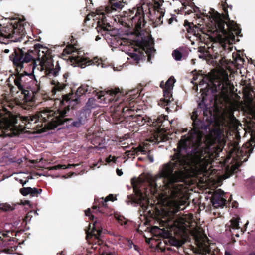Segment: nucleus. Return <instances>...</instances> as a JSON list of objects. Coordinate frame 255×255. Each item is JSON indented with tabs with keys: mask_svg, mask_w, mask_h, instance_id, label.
Segmentation results:
<instances>
[{
	"mask_svg": "<svg viewBox=\"0 0 255 255\" xmlns=\"http://www.w3.org/2000/svg\"><path fill=\"white\" fill-rule=\"evenodd\" d=\"M197 118V112L194 111L191 116L194 129L182 137L177 152L170 162L162 166L158 175L148 177V187L142 186L139 190L134 189L136 196L134 201L146 210L150 199L155 197L157 203L161 205L165 216L161 220L163 225L183 239L191 234L199 250L204 254L210 251L207 237L193 221V215L174 218V214L183 210L185 207L182 206L188 202L186 187L178 183L188 177L206 173L208 166L218 156L225 144L224 140L219 138L218 132L214 131L207 135L204 142H202L203 134L195 125Z\"/></svg>",
	"mask_w": 255,
	"mask_h": 255,
	"instance_id": "1",
	"label": "nucleus"
},
{
	"mask_svg": "<svg viewBox=\"0 0 255 255\" xmlns=\"http://www.w3.org/2000/svg\"><path fill=\"white\" fill-rule=\"evenodd\" d=\"M88 89V85H82L75 93L65 95L63 100L56 99L52 101L54 102L53 109L45 108L30 117H15L4 107V105H1L0 106V136H12L22 131V128H19L16 125L18 118L28 128H30L28 125L32 123H38L35 126H43L48 129L54 128L64 122L63 118L69 110V107H73L75 105L78 98L85 94Z\"/></svg>",
	"mask_w": 255,
	"mask_h": 255,
	"instance_id": "2",
	"label": "nucleus"
},
{
	"mask_svg": "<svg viewBox=\"0 0 255 255\" xmlns=\"http://www.w3.org/2000/svg\"><path fill=\"white\" fill-rule=\"evenodd\" d=\"M150 12V8L148 4L143 3L127 13L123 22L125 25L131 28L134 31L135 38L134 39H125L122 40L121 44L131 46L133 52H128V54L133 64H138L140 60L142 52L145 50L146 40L141 36L140 30L144 25V16Z\"/></svg>",
	"mask_w": 255,
	"mask_h": 255,
	"instance_id": "3",
	"label": "nucleus"
},
{
	"mask_svg": "<svg viewBox=\"0 0 255 255\" xmlns=\"http://www.w3.org/2000/svg\"><path fill=\"white\" fill-rule=\"evenodd\" d=\"M10 59L16 66L18 72L24 68L25 63L31 61H33L30 65L32 71L37 68L39 70L44 71L47 75L56 76L60 70L57 65L54 68L50 52L46 47H41L25 53L20 49H14Z\"/></svg>",
	"mask_w": 255,
	"mask_h": 255,
	"instance_id": "4",
	"label": "nucleus"
},
{
	"mask_svg": "<svg viewBox=\"0 0 255 255\" xmlns=\"http://www.w3.org/2000/svg\"><path fill=\"white\" fill-rule=\"evenodd\" d=\"M226 1V0H225L224 2H222L225 14L221 15L215 10L211 9L209 11L208 16L212 23L210 30L213 32L217 31L221 33L219 35L222 40H224L225 42L232 43L235 40V36H240L241 29L238 25L233 21H229L228 23H226L227 29H225V22L222 19V17L225 20H227L228 18L227 9L228 5Z\"/></svg>",
	"mask_w": 255,
	"mask_h": 255,
	"instance_id": "5",
	"label": "nucleus"
},
{
	"mask_svg": "<svg viewBox=\"0 0 255 255\" xmlns=\"http://www.w3.org/2000/svg\"><path fill=\"white\" fill-rule=\"evenodd\" d=\"M193 79L195 81L199 79L201 91L204 88H211L212 92H218L224 98H227L228 93L234 91V85L229 80L225 71L215 72L209 75H200L194 76Z\"/></svg>",
	"mask_w": 255,
	"mask_h": 255,
	"instance_id": "6",
	"label": "nucleus"
},
{
	"mask_svg": "<svg viewBox=\"0 0 255 255\" xmlns=\"http://www.w3.org/2000/svg\"><path fill=\"white\" fill-rule=\"evenodd\" d=\"M23 72L26 73L25 75L18 74L14 79L15 85L19 91L14 94L13 89H11L14 99L19 103L33 101L36 95L42 89L40 81L29 77V74L25 71Z\"/></svg>",
	"mask_w": 255,
	"mask_h": 255,
	"instance_id": "7",
	"label": "nucleus"
},
{
	"mask_svg": "<svg viewBox=\"0 0 255 255\" xmlns=\"http://www.w3.org/2000/svg\"><path fill=\"white\" fill-rule=\"evenodd\" d=\"M122 93L118 88L111 89L107 91H101L98 92L96 95L97 98L99 102L104 101L107 103L115 100L117 103L115 105V108L114 113L112 114L113 118H117L118 116L122 115V117L127 118L133 117L135 109L134 101H132L134 97H132L129 101L123 100L122 101L117 102Z\"/></svg>",
	"mask_w": 255,
	"mask_h": 255,
	"instance_id": "8",
	"label": "nucleus"
},
{
	"mask_svg": "<svg viewBox=\"0 0 255 255\" xmlns=\"http://www.w3.org/2000/svg\"><path fill=\"white\" fill-rule=\"evenodd\" d=\"M25 35V30L22 22L7 25L0 28V42L7 44L9 41H20Z\"/></svg>",
	"mask_w": 255,
	"mask_h": 255,
	"instance_id": "9",
	"label": "nucleus"
},
{
	"mask_svg": "<svg viewBox=\"0 0 255 255\" xmlns=\"http://www.w3.org/2000/svg\"><path fill=\"white\" fill-rule=\"evenodd\" d=\"M76 48L73 45L67 46L63 50V55L71 54L69 56V59L70 61L71 65L74 66H79L81 68L85 67L87 65H96L99 66L101 63V61L97 59L96 58L93 60H90L89 59L80 57V56L77 55V52L76 51Z\"/></svg>",
	"mask_w": 255,
	"mask_h": 255,
	"instance_id": "10",
	"label": "nucleus"
},
{
	"mask_svg": "<svg viewBox=\"0 0 255 255\" xmlns=\"http://www.w3.org/2000/svg\"><path fill=\"white\" fill-rule=\"evenodd\" d=\"M85 214L86 216L89 217V219L93 222L92 228L91 231H90V229L87 231L86 239L89 243H93V240H95V243H98V245L100 244V240H99V237L102 232V228L101 227V224L99 221H94V216L92 214L91 210L88 209L85 211Z\"/></svg>",
	"mask_w": 255,
	"mask_h": 255,
	"instance_id": "11",
	"label": "nucleus"
},
{
	"mask_svg": "<svg viewBox=\"0 0 255 255\" xmlns=\"http://www.w3.org/2000/svg\"><path fill=\"white\" fill-rule=\"evenodd\" d=\"M166 120V116L161 115L159 116L155 121L152 123L153 127H154V134L151 136L149 141L151 142L159 143L161 141H164L167 140V136L163 131V123Z\"/></svg>",
	"mask_w": 255,
	"mask_h": 255,
	"instance_id": "12",
	"label": "nucleus"
},
{
	"mask_svg": "<svg viewBox=\"0 0 255 255\" xmlns=\"http://www.w3.org/2000/svg\"><path fill=\"white\" fill-rule=\"evenodd\" d=\"M175 82L174 78L170 77L169 79L164 83L163 81L160 83V86L163 88L164 92V98L161 99L159 105L161 106H169L173 101L172 97V90L174 84Z\"/></svg>",
	"mask_w": 255,
	"mask_h": 255,
	"instance_id": "13",
	"label": "nucleus"
},
{
	"mask_svg": "<svg viewBox=\"0 0 255 255\" xmlns=\"http://www.w3.org/2000/svg\"><path fill=\"white\" fill-rule=\"evenodd\" d=\"M91 17H93L94 20H97V25L99 26H101L106 30H109V27H110L108 25V27H105V13L103 11V10H97L96 12H92V13L88 15L86 18L87 20H90Z\"/></svg>",
	"mask_w": 255,
	"mask_h": 255,
	"instance_id": "14",
	"label": "nucleus"
},
{
	"mask_svg": "<svg viewBox=\"0 0 255 255\" xmlns=\"http://www.w3.org/2000/svg\"><path fill=\"white\" fill-rule=\"evenodd\" d=\"M224 196L225 194L222 190L221 189L216 190L212 195L211 200L214 207L218 208L223 206L226 201Z\"/></svg>",
	"mask_w": 255,
	"mask_h": 255,
	"instance_id": "15",
	"label": "nucleus"
},
{
	"mask_svg": "<svg viewBox=\"0 0 255 255\" xmlns=\"http://www.w3.org/2000/svg\"><path fill=\"white\" fill-rule=\"evenodd\" d=\"M154 2V8L155 10L156 15L157 17L158 21L156 22L160 23H162L163 21L161 19L164 16V10L161 8L164 1L163 0H153Z\"/></svg>",
	"mask_w": 255,
	"mask_h": 255,
	"instance_id": "16",
	"label": "nucleus"
},
{
	"mask_svg": "<svg viewBox=\"0 0 255 255\" xmlns=\"http://www.w3.org/2000/svg\"><path fill=\"white\" fill-rule=\"evenodd\" d=\"M126 0H110V3L111 7H105V11L106 13H109L111 12L112 10H116L118 9H121L124 6V4L126 3Z\"/></svg>",
	"mask_w": 255,
	"mask_h": 255,
	"instance_id": "17",
	"label": "nucleus"
},
{
	"mask_svg": "<svg viewBox=\"0 0 255 255\" xmlns=\"http://www.w3.org/2000/svg\"><path fill=\"white\" fill-rule=\"evenodd\" d=\"M147 152V150L145 147L139 146L138 147L136 148H133L132 150L127 151L125 152V154L128 158H131L135 154H138V152H140L143 154H145Z\"/></svg>",
	"mask_w": 255,
	"mask_h": 255,
	"instance_id": "18",
	"label": "nucleus"
},
{
	"mask_svg": "<svg viewBox=\"0 0 255 255\" xmlns=\"http://www.w3.org/2000/svg\"><path fill=\"white\" fill-rule=\"evenodd\" d=\"M51 84L52 85H53L51 91L53 95L55 94L57 92L61 91L64 89L66 86V84L63 83H60L58 81H55V80H52L51 81Z\"/></svg>",
	"mask_w": 255,
	"mask_h": 255,
	"instance_id": "19",
	"label": "nucleus"
},
{
	"mask_svg": "<svg viewBox=\"0 0 255 255\" xmlns=\"http://www.w3.org/2000/svg\"><path fill=\"white\" fill-rule=\"evenodd\" d=\"M239 218H233L230 221V225L228 226V228L231 230V229H239Z\"/></svg>",
	"mask_w": 255,
	"mask_h": 255,
	"instance_id": "20",
	"label": "nucleus"
},
{
	"mask_svg": "<svg viewBox=\"0 0 255 255\" xmlns=\"http://www.w3.org/2000/svg\"><path fill=\"white\" fill-rule=\"evenodd\" d=\"M78 164H69L67 166L65 165H57L49 168V170H58L60 169H66L67 168H70L71 167H76Z\"/></svg>",
	"mask_w": 255,
	"mask_h": 255,
	"instance_id": "21",
	"label": "nucleus"
},
{
	"mask_svg": "<svg viewBox=\"0 0 255 255\" xmlns=\"http://www.w3.org/2000/svg\"><path fill=\"white\" fill-rule=\"evenodd\" d=\"M133 121L136 122L137 124L139 125H144L145 122H146V120L144 117H142L139 115H137L135 116L134 118Z\"/></svg>",
	"mask_w": 255,
	"mask_h": 255,
	"instance_id": "22",
	"label": "nucleus"
},
{
	"mask_svg": "<svg viewBox=\"0 0 255 255\" xmlns=\"http://www.w3.org/2000/svg\"><path fill=\"white\" fill-rule=\"evenodd\" d=\"M24 174L22 173H20L17 175V176L15 177L16 180L18 181L22 185H24L27 182H28L29 178L28 177H25V180L21 178V176Z\"/></svg>",
	"mask_w": 255,
	"mask_h": 255,
	"instance_id": "23",
	"label": "nucleus"
},
{
	"mask_svg": "<svg viewBox=\"0 0 255 255\" xmlns=\"http://www.w3.org/2000/svg\"><path fill=\"white\" fill-rule=\"evenodd\" d=\"M115 200V197L113 196V194H110L108 196H107L104 199L103 198H102V204L103 206L106 205V203L108 201H113Z\"/></svg>",
	"mask_w": 255,
	"mask_h": 255,
	"instance_id": "24",
	"label": "nucleus"
},
{
	"mask_svg": "<svg viewBox=\"0 0 255 255\" xmlns=\"http://www.w3.org/2000/svg\"><path fill=\"white\" fill-rule=\"evenodd\" d=\"M30 191V195L32 196H37L38 194H40L42 192L41 189H37L36 188H31Z\"/></svg>",
	"mask_w": 255,
	"mask_h": 255,
	"instance_id": "25",
	"label": "nucleus"
},
{
	"mask_svg": "<svg viewBox=\"0 0 255 255\" xmlns=\"http://www.w3.org/2000/svg\"><path fill=\"white\" fill-rule=\"evenodd\" d=\"M30 190H31V187H24L20 189V192L22 195L27 196L30 194Z\"/></svg>",
	"mask_w": 255,
	"mask_h": 255,
	"instance_id": "26",
	"label": "nucleus"
},
{
	"mask_svg": "<svg viewBox=\"0 0 255 255\" xmlns=\"http://www.w3.org/2000/svg\"><path fill=\"white\" fill-rule=\"evenodd\" d=\"M172 56L176 60H180L181 58L182 54L180 51L175 50L173 51Z\"/></svg>",
	"mask_w": 255,
	"mask_h": 255,
	"instance_id": "27",
	"label": "nucleus"
},
{
	"mask_svg": "<svg viewBox=\"0 0 255 255\" xmlns=\"http://www.w3.org/2000/svg\"><path fill=\"white\" fill-rule=\"evenodd\" d=\"M116 218L121 225L126 224L128 222V220L123 216H118Z\"/></svg>",
	"mask_w": 255,
	"mask_h": 255,
	"instance_id": "28",
	"label": "nucleus"
},
{
	"mask_svg": "<svg viewBox=\"0 0 255 255\" xmlns=\"http://www.w3.org/2000/svg\"><path fill=\"white\" fill-rule=\"evenodd\" d=\"M0 208L5 211L12 210V208L11 207V206L10 205L7 204H4L2 205V207Z\"/></svg>",
	"mask_w": 255,
	"mask_h": 255,
	"instance_id": "29",
	"label": "nucleus"
},
{
	"mask_svg": "<svg viewBox=\"0 0 255 255\" xmlns=\"http://www.w3.org/2000/svg\"><path fill=\"white\" fill-rule=\"evenodd\" d=\"M82 124V122L81 120L78 121H75L73 123V125L76 127L79 126L80 125Z\"/></svg>",
	"mask_w": 255,
	"mask_h": 255,
	"instance_id": "30",
	"label": "nucleus"
},
{
	"mask_svg": "<svg viewBox=\"0 0 255 255\" xmlns=\"http://www.w3.org/2000/svg\"><path fill=\"white\" fill-rule=\"evenodd\" d=\"M20 204L23 205H30V202L28 200H24V201H20Z\"/></svg>",
	"mask_w": 255,
	"mask_h": 255,
	"instance_id": "31",
	"label": "nucleus"
},
{
	"mask_svg": "<svg viewBox=\"0 0 255 255\" xmlns=\"http://www.w3.org/2000/svg\"><path fill=\"white\" fill-rule=\"evenodd\" d=\"M148 158L150 162H153L154 161V158L152 155L148 154Z\"/></svg>",
	"mask_w": 255,
	"mask_h": 255,
	"instance_id": "32",
	"label": "nucleus"
},
{
	"mask_svg": "<svg viewBox=\"0 0 255 255\" xmlns=\"http://www.w3.org/2000/svg\"><path fill=\"white\" fill-rule=\"evenodd\" d=\"M0 236L1 237L0 240H3V237H7V233H2V234H0Z\"/></svg>",
	"mask_w": 255,
	"mask_h": 255,
	"instance_id": "33",
	"label": "nucleus"
},
{
	"mask_svg": "<svg viewBox=\"0 0 255 255\" xmlns=\"http://www.w3.org/2000/svg\"><path fill=\"white\" fill-rule=\"evenodd\" d=\"M116 172L119 176H121L123 174V172H122V171L118 169H117Z\"/></svg>",
	"mask_w": 255,
	"mask_h": 255,
	"instance_id": "34",
	"label": "nucleus"
},
{
	"mask_svg": "<svg viewBox=\"0 0 255 255\" xmlns=\"http://www.w3.org/2000/svg\"><path fill=\"white\" fill-rule=\"evenodd\" d=\"M111 157H112V156H110L108 158H107L106 159V162H108V163H109V162H111L112 161Z\"/></svg>",
	"mask_w": 255,
	"mask_h": 255,
	"instance_id": "35",
	"label": "nucleus"
},
{
	"mask_svg": "<svg viewBox=\"0 0 255 255\" xmlns=\"http://www.w3.org/2000/svg\"><path fill=\"white\" fill-rule=\"evenodd\" d=\"M116 159H117V158L116 157L112 156V157H111L112 161H113V162H115Z\"/></svg>",
	"mask_w": 255,
	"mask_h": 255,
	"instance_id": "36",
	"label": "nucleus"
},
{
	"mask_svg": "<svg viewBox=\"0 0 255 255\" xmlns=\"http://www.w3.org/2000/svg\"><path fill=\"white\" fill-rule=\"evenodd\" d=\"M9 50L8 49H5L3 52L5 53H8L9 52Z\"/></svg>",
	"mask_w": 255,
	"mask_h": 255,
	"instance_id": "37",
	"label": "nucleus"
},
{
	"mask_svg": "<svg viewBox=\"0 0 255 255\" xmlns=\"http://www.w3.org/2000/svg\"><path fill=\"white\" fill-rule=\"evenodd\" d=\"M225 255H232L228 251H226L225 252Z\"/></svg>",
	"mask_w": 255,
	"mask_h": 255,
	"instance_id": "38",
	"label": "nucleus"
},
{
	"mask_svg": "<svg viewBox=\"0 0 255 255\" xmlns=\"http://www.w3.org/2000/svg\"><path fill=\"white\" fill-rule=\"evenodd\" d=\"M195 28H196V29H197V31H198V30H199L200 31H201V30H202V28L198 27V26H195Z\"/></svg>",
	"mask_w": 255,
	"mask_h": 255,
	"instance_id": "39",
	"label": "nucleus"
},
{
	"mask_svg": "<svg viewBox=\"0 0 255 255\" xmlns=\"http://www.w3.org/2000/svg\"><path fill=\"white\" fill-rule=\"evenodd\" d=\"M236 61H241V62H243V60H242V59L241 58H237V59H236Z\"/></svg>",
	"mask_w": 255,
	"mask_h": 255,
	"instance_id": "40",
	"label": "nucleus"
},
{
	"mask_svg": "<svg viewBox=\"0 0 255 255\" xmlns=\"http://www.w3.org/2000/svg\"><path fill=\"white\" fill-rule=\"evenodd\" d=\"M249 255H255V252L252 253Z\"/></svg>",
	"mask_w": 255,
	"mask_h": 255,
	"instance_id": "41",
	"label": "nucleus"
},
{
	"mask_svg": "<svg viewBox=\"0 0 255 255\" xmlns=\"http://www.w3.org/2000/svg\"><path fill=\"white\" fill-rule=\"evenodd\" d=\"M191 61H192V64H194L195 63V61H194V59H192Z\"/></svg>",
	"mask_w": 255,
	"mask_h": 255,
	"instance_id": "42",
	"label": "nucleus"
},
{
	"mask_svg": "<svg viewBox=\"0 0 255 255\" xmlns=\"http://www.w3.org/2000/svg\"><path fill=\"white\" fill-rule=\"evenodd\" d=\"M236 237H238L239 236V234H236Z\"/></svg>",
	"mask_w": 255,
	"mask_h": 255,
	"instance_id": "43",
	"label": "nucleus"
},
{
	"mask_svg": "<svg viewBox=\"0 0 255 255\" xmlns=\"http://www.w3.org/2000/svg\"><path fill=\"white\" fill-rule=\"evenodd\" d=\"M98 39H99V38L98 37H97L96 40L97 41Z\"/></svg>",
	"mask_w": 255,
	"mask_h": 255,
	"instance_id": "44",
	"label": "nucleus"
},
{
	"mask_svg": "<svg viewBox=\"0 0 255 255\" xmlns=\"http://www.w3.org/2000/svg\"><path fill=\"white\" fill-rule=\"evenodd\" d=\"M73 174H74V173H72L71 174V175H70V177H71V176L72 175H73Z\"/></svg>",
	"mask_w": 255,
	"mask_h": 255,
	"instance_id": "45",
	"label": "nucleus"
},
{
	"mask_svg": "<svg viewBox=\"0 0 255 255\" xmlns=\"http://www.w3.org/2000/svg\"><path fill=\"white\" fill-rule=\"evenodd\" d=\"M34 213L35 214H37V215L38 214L36 211H34Z\"/></svg>",
	"mask_w": 255,
	"mask_h": 255,
	"instance_id": "46",
	"label": "nucleus"
},
{
	"mask_svg": "<svg viewBox=\"0 0 255 255\" xmlns=\"http://www.w3.org/2000/svg\"><path fill=\"white\" fill-rule=\"evenodd\" d=\"M0 234H2V232H0ZM1 238V237L0 236V239Z\"/></svg>",
	"mask_w": 255,
	"mask_h": 255,
	"instance_id": "47",
	"label": "nucleus"
},
{
	"mask_svg": "<svg viewBox=\"0 0 255 255\" xmlns=\"http://www.w3.org/2000/svg\"><path fill=\"white\" fill-rule=\"evenodd\" d=\"M241 232H242V233H243L244 232V231H243L242 229H241Z\"/></svg>",
	"mask_w": 255,
	"mask_h": 255,
	"instance_id": "48",
	"label": "nucleus"
},
{
	"mask_svg": "<svg viewBox=\"0 0 255 255\" xmlns=\"http://www.w3.org/2000/svg\"><path fill=\"white\" fill-rule=\"evenodd\" d=\"M169 109V107H167L166 108V110H168V109Z\"/></svg>",
	"mask_w": 255,
	"mask_h": 255,
	"instance_id": "49",
	"label": "nucleus"
},
{
	"mask_svg": "<svg viewBox=\"0 0 255 255\" xmlns=\"http://www.w3.org/2000/svg\"><path fill=\"white\" fill-rule=\"evenodd\" d=\"M94 249H96L97 248V247H92Z\"/></svg>",
	"mask_w": 255,
	"mask_h": 255,
	"instance_id": "50",
	"label": "nucleus"
},
{
	"mask_svg": "<svg viewBox=\"0 0 255 255\" xmlns=\"http://www.w3.org/2000/svg\"><path fill=\"white\" fill-rule=\"evenodd\" d=\"M63 178H66V176H63Z\"/></svg>",
	"mask_w": 255,
	"mask_h": 255,
	"instance_id": "51",
	"label": "nucleus"
},
{
	"mask_svg": "<svg viewBox=\"0 0 255 255\" xmlns=\"http://www.w3.org/2000/svg\"><path fill=\"white\" fill-rule=\"evenodd\" d=\"M90 1V2H91V0H89Z\"/></svg>",
	"mask_w": 255,
	"mask_h": 255,
	"instance_id": "52",
	"label": "nucleus"
}]
</instances>
